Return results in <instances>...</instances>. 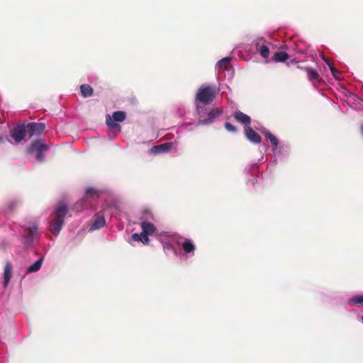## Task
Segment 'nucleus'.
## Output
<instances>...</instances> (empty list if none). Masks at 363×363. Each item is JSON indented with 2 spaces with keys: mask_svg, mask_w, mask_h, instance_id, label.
<instances>
[{
  "mask_svg": "<svg viewBox=\"0 0 363 363\" xmlns=\"http://www.w3.org/2000/svg\"><path fill=\"white\" fill-rule=\"evenodd\" d=\"M182 248L186 253H194L196 247L194 244L189 239H185L184 242L182 244Z\"/></svg>",
  "mask_w": 363,
  "mask_h": 363,
  "instance_id": "nucleus-18",
  "label": "nucleus"
},
{
  "mask_svg": "<svg viewBox=\"0 0 363 363\" xmlns=\"http://www.w3.org/2000/svg\"><path fill=\"white\" fill-rule=\"evenodd\" d=\"M231 58L230 57H224L223 59H221L218 62V65L220 67H224L225 68L227 67V65H228V63L230 62Z\"/></svg>",
  "mask_w": 363,
  "mask_h": 363,
  "instance_id": "nucleus-26",
  "label": "nucleus"
},
{
  "mask_svg": "<svg viewBox=\"0 0 363 363\" xmlns=\"http://www.w3.org/2000/svg\"><path fill=\"white\" fill-rule=\"evenodd\" d=\"M361 132H362V133L363 135V124L361 125Z\"/></svg>",
  "mask_w": 363,
  "mask_h": 363,
  "instance_id": "nucleus-31",
  "label": "nucleus"
},
{
  "mask_svg": "<svg viewBox=\"0 0 363 363\" xmlns=\"http://www.w3.org/2000/svg\"><path fill=\"white\" fill-rule=\"evenodd\" d=\"M68 212L66 205H61L55 210V216L50 221L49 230L55 234L58 235L65 223V217Z\"/></svg>",
  "mask_w": 363,
  "mask_h": 363,
  "instance_id": "nucleus-2",
  "label": "nucleus"
},
{
  "mask_svg": "<svg viewBox=\"0 0 363 363\" xmlns=\"http://www.w3.org/2000/svg\"><path fill=\"white\" fill-rule=\"evenodd\" d=\"M289 57V55L284 51H280L276 52L273 57L272 60L274 62H285L286 60H288Z\"/></svg>",
  "mask_w": 363,
  "mask_h": 363,
  "instance_id": "nucleus-19",
  "label": "nucleus"
},
{
  "mask_svg": "<svg viewBox=\"0 0 363 363\" xmlns=\"http://www.w3.org/2000/svg\"><path fill=\"white\" fill-rule=\"evenodd\" d=\"M48 146L45 144H42L39 140L33 141L30 147L29 152H35L36 159L39 162H43L44 160V152L48 150Z\"/></svg>",
  "mask_w": 363,
  "mask_h": 363,
  "instance_id": "nucleus-4",
  "label": "nucleus"
},
{
  "mask_svg": "<svg viewBox=\"0 0 363 363\" xmlns=\"http://www.w3.org/2000/svg\"><path fill=\"white\" fill-rule=\"evenodd\" d=\"M27 134V129L24 125H18L11 131V136L16 144L24 140Z\"/></svg>",
  "mask_w": 363,
  "mask_h": 363,
  "instance_id": "nucleus-5",
  "label": "nucleus"
},
{
  "mask_svg": "<svg viewBox=\"0 0 363 363\" xmlns=\"http://www.w3.org/2000/svg\"><path fill=\"white\" fill-rule=\"evenodd\" d=\"M218 94L216 88L211 85H203L197 91L195 96V105L199 113L203 110L201 105H208L213 102Z\"/></svg>",
  "mask_w": 363,
  "mask_h": 363,
  "instance_id": "nucleus-1",
  "label": "nucleus"
},
{
  "mask_svg": "<svg viewBox=\"0 0 363 363\" xmlns=\"http://www.w3.org/2000/svg\"><path fill=\"white\" fill-rule=\"evenodd\" d=\"M26 238L30 241L32 242L35 236L37 235V226L33 225L30 228H28L26 230Z\"/></svg>",
  "mask_w": 363,
  "mask_h": 363,
  "instance_id": "nucleus-21",
  "label": "nucleus"
},
{
  "mask_svg": "<svg viewBox=\"0 0 363 363\" xmlns=\"http://www.w3.org/2000/svg\"><path fill=\"white\" fill-rule=\"evenodd\" d=\"M363 303V295L355 296L348 300V304L351 306H360Z\"/></svg>",
  "mask_w": 363,
  "mask_h": 363,
  "instance_id": "nucleus-23",
  "label": "nucleus"
},
{
  "mask_svg": "<svg viewBox=\"0 0 363 363\" xmlns=\"http://www.w3.org/2000/svg\"><path fill=\"white\" fill-rule=\"evenodd\" d=\"M5 138L2 135H0V144L4 143Z\"/></svg>",
  "mask_w": 363,
  "mask_h": 363,
  "instance_id": "nucleus-30",
  "label": "nucleus"
},
{
  "mask_svg": "<svg viewBox=\"0 0 363 363\" xmlns=\"http://www.w3.org/2000/svg\"><path fill=\"white\" fill-rule=\"evenodd\" d=\"M80 92L83 97L91 96L94 94V89L89 84H82L80 86Z\"/></svg>",
  "mask_w": 363,
  "mask_h": 363,
  "instance_id": "nucleus-15",
  "label": "nucleus"
},
{
  "mask_svg": "<svg viewBox=\"0 0 363 363\" xmlns=\"http://www.w3.org/2000/svg\"><path fill=\"white\" fill-rule=\"evenodd\" d=\"M307 73L308 79L310 81H318L320 79V75L317 71L311 67L303 68Z\"/></svg>",
  "mask_w": 363,
  "mask_h": 363,
  "instance_id": "nucleus-16",
  "label": "nucleus"
},
{
  "mask_svg": "<svg viewBox=\"0 0 363 363\" xmlns=\"http://www.w3.org/2000/svg\"><path fill=\"white\" fill-rule=\"evenodd\" d=\"M268 44L270 43L267 42L263 38L257 39L255 42L256 50L259 52L260 55L264 59H267L269 56V50L267 45Z\"/></svg>",
  "mask_w": 363,
  "mask_h": 363,
  "instance_id": "nucleus-7",
  "label": "nucleus"
},
{
  "mask_svg": "<svg viewBox=\"0 0 363 363\" xmlns=\"http://www.w3.org/2000/svg\"><path fill=\"white\" fill-rule=\"evenodd\" d=\"M170 147H171V143H163V144H161L159 145L154 146L152 148V150L156 153L163 152L169 150Z\"/></svg>",
  "mask_w": 363,
  "mask_h": 363,
  "instance_id": "nucleus-20",
  "label": "nucleus"
},
{
  "mask_svg": "<svg viewBox=\"0 0 363 363\" xmlns=\"http://www.w3.org/2000/svg\"><path fill=\"white\" fill-rule=\"evenodd\" d=\"M245 135L246 138L252 143L259 144L262 141L261 136L252 130L250 126L245 127Z\"/></svg>",
  "mask_w": 363,
  "mask_h": 363,
  "instance_id": "nucleus-9",
  "label": "nucleus"
},
{
  "mask_svg": "<svg viewBox=\"0 0 363 363\" xmlns=\"http://www.w3.org/2000/svg\"><path fill=\"white\" fill-rule=\"evenodd\" d=\"M330 69L333 77L335 79H339V77L340 74V71H338L337 69H335L333 65H330Z\"/></svg>",
  "mask_w": 363,
  "mask_h": 363,
  "instance_id": "nucleus-28",
  "label": "nucleus"
},
{
  "mask_svg": "<svg viewBox=\"0 0 363 363\" xmlns=\"http://www.w3.org/2000/svg\"><path fill=\"white\" fill-rule=\"evenodd\" d=\"M262 133L265 136V138L271 143L272 145L274 147V149H276L279 144V140L277 138V137L274 135L268 130H264Z\"/></svg>",
  "mask_w": 363,
  "mask_h": 363,
  "instance_id": "nucleus-14",
  "label": "nucleus"
},
{
  "mask_svg": "<svg viewBox=\"0 0 363 363\" xmlns=\"http://www.w3.org/2000/svg\"><path fill=\"white\" fill-rule=\"evenodd\" d=\"M12 269L13 267L12 264L10 262H7L4 267V286H7L8 283L9 282L11 274H12Z\"/></svg>",
  "mask_w": 363,
  "mask_h": 363,
  "instance_id": "nucleus-13",
  "label": "nucleus"
},
{
  "mask_svg": "<svg viewBox=\"0 0 363 363\" xmlns=\"http://www.w3.org/2000/svg\"><path fill=\"white\" fill-rule=\"evenodd\" d=\"M233 117L237 122L244 125L245 127L250 126L251 118L240 111H235L233 113Z\"/></svg>",
  "mask_w": 363,
  "mask_h": 363,
  "instance_id": "nucleus-8",
  "label": "nucleus"
},
{
  "mask_svg": "<svg viewBox=\"0 0 363 363\" xmlns=\"http://www.w3.org/2000/svg\"><path fill=\"white\" fill-rule=\"evenodd\" d=\"M132 239L134 241H140L145 245H147L149 242L148 235L141 233L140 234L134 233L132 235Z\"/></svg>",
  "mask_w": 363,
  "mask_h": 363,
  "instance_id": "nucleus-17",
  "label": "nucleus"
},
{
  "mask_svg": "<svg viewBox=\"0 0 363 363\" xmlns=\"http://www.w3.org/2000/svg\"><path fill=\"white\" fill-rule=\"evenodd\" d=\"M105 224H106V220H105L104 216L103 215H101L100 213H99L95 215L94 223L91 225L90 229L92 230L100 229L102 227H104L105 225Z\"/></svg>",
  "mask_w": 363,
  "mask_h": 363,
  "instance_id": "nucleus-11",
  "label": "nucleus"
},
{
  "mask_svg": "<svg viewBox=\"0 0 363 363\" xmlns=\"http://www.w3.org/2000/svg\"><path fill=\"white\" fill-rule=\"evenodd\" d=\"M362 322H363V316L362 317Z\"/></svg>",
  "mask_w": 363,
  "mask_h": 363,
  "instance_id": "nucleus-32",
  "label": "nucleus"
},
{
  "mask_svg": "<svg viewBox=\"0 0 363 363\" xmlns=\"http://www.w3.org/2000/svg\"><path fill=\"white\" fill-rule=\"evenodd\" d=\"M99 196V192L94 188H89L86 191L84 196L77 201L74 205V208L81 211L82 208H86L90 206L93 201H96Z\"/></svg>",
  "mask_w": 363,
  "mask_h": 363,
  "instance_id": "nucleus-3",
  "label": "nucleus"
},
{
  "mask_svg": "<svg viewBox=\"0 0 363 363\" xmlns=\"http://www.w3.org/2000/svg\"><path fill=\"white\" fill-rule=\"evenodd\" d=\"M220 113L221 111L218 108H214L208 113L207 118L200 120L199 123L201 125H208L212 123L215 118H218Z\"/></svg>",
  "mask_w": 363,
  "mask_h": 363,
  "instance_id": "nucleus-10",
  "label": "nucleus"
},
{
  "mask_svg": "<svg viewBox=\"0 0 363 363\" xmlns=\"http://www.w3.org/2000/svg\"><path fill=\"white\" fill-rule=\"evenodd\" d=\"M27 132L28 134V138H30L33 135H40L45 128V125L43 123H29L26 125Z\"/></svg>",
  "mask_w": 363,
  "mask_h": 363,
  "instance_id": "nucleus-6",
  "label": "nucleus"
},
{
  "mask_svg": "<svg viewBox=\"0 0 363 363\" xmlns=\"http://www.w3.org/2000/svg\"><path fill=\"white\" fill-rule=\"evenodd\" d=\"M224 126L225 128L229 132L235 133L237 130L236 127L229 122H226Z\"/></svg>",
  "mask_w": 363,
  "mask_h": 363,
  "instance_id": "nucleus-27",
  "label": "nucleus"
},
{
  "mask_svg": "<svg viewBox=\"0 0 363 363\" xmlns=\"http://www.w3.org/2000/svg\"><path fill=\"white\" fill-rule=\"evenodd\" d=\"M141 228L143 230L142 233H144L148 235L154 234L156 230V228L153 224L146 221L142 222Z\"/></svg>",
  "mask_w": 363,
  "mask_h": 363,
  "instance_id": "nucleus-12",
  "label": "nucleus"
},
{
  "mask_svg": "<svg viewBox=\"0 0 363 363\" xmlns=\"http://www.w3.org/2000/svg\"><path fill=\"white\" fill-rule=\"evenodd\" d=\"M42 263H43V258H40L39 259L35 261L34 264L30 265L27 269V273H32V272H38L40 269V267L42 266Z\"/></svg>",
  "mask_w": 363,
  "mask_h": 363,
  "instance_id": "nucleus-22",
  "label": "nucleus"
},
{
  "mask_svg": "<svg viewBox=\"0 0 363 363\" xmlns=\"http://www.w3.org/2000/svg\"><path fill=\"white\" fill-rule=\"evenodd\" d=\"M16 201H11L9 205H8V208L10 211H13L14 206H16Z\"/></svg>",
  "mask_w": 363,
  "mask_h": 363,
  "instance_id": "nucleus-29",
  "label": "nucleus"
},
{
  "mask_svg": "<svg viewBox=\"0 0 363 363\" xmlns=\"http://www.w3.org/2000/svg\"><path fill=\"white\" fill-rule=\"evenodd\" d=\"M106 123L107 125L111 129H117L118 131L121 130V125L111 118L109 115L106 116Z\"/></svg>",
  "mask_w": 363,
  "mask_h": 363,
  "instance_id": "nucleus-24",
  "label": "nucleus"
},
{
  "mask_svg": "<svg viewBox=\"0 0 363 363\" xmlns=\"http://www.w3.org/2000/svg\"><path fill=\"white\" fill-rule=\"evenodd\" d=\"M126 117V113L124 111H118L113 113L112 119L116 122H123Z\"/></svg>",
  "mask_w": 363,
  "mask_h": 363,
  "instance_id": "nucleus-25",
  "label": "nucleus"
}]
</instances>
